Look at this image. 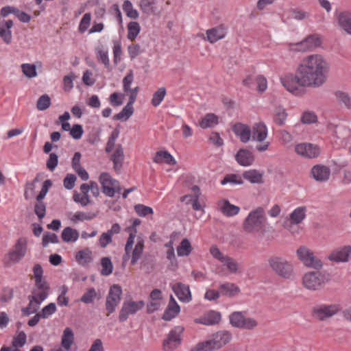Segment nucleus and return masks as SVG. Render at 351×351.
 Returning <instances> with one entry per match:
<instances>
[{"label":"nucleus","instance_id":"nucleus-1","mask_svg":"<svg viewBox=\"0 0 351 351\" xmlns=\"http://www.w3.org/2000/svg\"><path fill=\"white\" fill-rule=\"evenodd\" d=\"M330 70L329 63L322 56L315 54L304 58L295 73H287L280 77L282 86L293 95L302 96L304 88H319L327 80Z\"/></svg>","mask_w":351,"mask_h":351},{"label":"nucleus","instance_id":"nucleus-2","mask_svg":"<svg viewBox=\"0 0 351 351\" xmlns=\"http://www.w3.org/2000/svg\"><path fill=\"white\" fill-rule=\"evenodd\" d=\"M330 280V275L326 271H308L302 278L304 287L309 290L316 291L322 289Z\"/></svg>","mask_w":351,"mask_h":351},{"label":"nucleus","instance_id":"nucleus-3","mask_svg":"<svg viewBox=\"0 0 351 351\" xmlns=\"http://www.w3.org/2000/svg\"><path fill=\"white\" fill-rule=\"evenodd\" d=\"M268 264L277 276L285 279H289L292 277L293 273V266L285 258L273 256L268 259Z\"/></svg>","mask_w":351,"mask_h":351},{"label":"nucleus","instance_id":"nucleus-4","mask_svg":"<svg viewBox=\"0 0 351 351\" xmlns=\"http://www.w3.org/2000/svg\"><path fill=\"white\" fill-rule=\"evenodd\" d=\"M264 210L261 207L251 211L245 218L243 228L247 233L258 232L263 227Z\"/></svg>","mask_w":351,"mask_h":351},{"label":"nucleus","instance_id":"nucleus-5","mask_svg":"<svg viewBox=\"0 0 351 351\" xmlns=\"http://www.w3.org/2000/svg\"><path fill=\"white\" fill-rule=\"evenodd\" d=\"M27 249V241L25 237L17 239L14 249L5 258L4 265L7 267L19 263L25 256Z\"/></svg>","mask_w":351,"mask_h":351},{"label":"nucleus","instance_id":"nucleus-6","mask_svg":"<svg viewBox=\"0 0 351 351\" xmlns=\"http://www.w3.org/2000/svg\"><path fill=\"white\" fill-rule=\"evenodd\" d=\"M230 324L238 328L252 330L258 326L256 319L251 317H245L242 312L234 311L229 316Z\"/></svg>","mask_w":351,"mask_h":351},{"label":"nucleus","instance_id":"nucleus-7","mask_svg":"<svg viewBox=\"0 0 351 351\" xmlns=\"http://www.w3.org/2000/svg\"><path fill=\"white\" fill-rule=\"evenodd\" d=\"M184 330L182 326H176L172 328L162 343L165 351H173L182 343L181 335Z\"/></svg>","mask_w":351,"mask_h":351},{"label":"nucleus","instance_id":"nucleus-8","mask_svg":"<svg viewBox=\"0 0 351 351\" xmlns=\"http://www.w3.org/2000/svg\"><path fill=\"white\" fill-rule=\"evenodd\" d=\"M299 259L303 264L315 269H320L323 263L321 259L314 255L313 252L304 246H301L297 250Z\"/></svg>","mask_w":351,"mask_h":351},{"label":"nucleus","instance_id":"nucleus-9","mask_svg":"<svg viewBox=\"0 0 351 351\" xmlns=\"http://www.w3.org/2000/svg\"><path fill=\"white\" fill-rule=\"evenodd\" d=\"M340 310L339 304H319L313 308L311 313L313 317L319 321H324L336 315Z\"/></svg>","mask_w":351,"mask_h":351},{"label":"nucleus","instance_id":"nucleus-10","mask_svg":"<svg viewBox=\"0 0 351 351\" xmlns=\"http://www.w3.org/2000/svg\"><path fill=\"white\" fill-rule=\"evenodd\" d=\"M145 306V302L143 300L137 302L134 301H125L121 306L119 315V321L120 322H125L130 315H134L139 310L142 309Z\"/></svg>","mask_w":351,"mask_h":351},{"label":"nucleus","instance_id":"nucleus-11","mask_svg":"<svg viewBox=\"0 0 351 351\" xmlns=\"http://www.w3.org/2000/svg\"><path fill=\"white\" fill-rule=\"evenodd\" d=\"M50 287L47 281L34 282V287L32 290L31 301H34L37 306H39L49 295Z\"/></svg>","mask_w":351,"mask_h":351},{"label":"nucleus","instance_id":"nucleus-12","mask_svg":"<svg viewBox=\"0 0 351 351\" xmlns=\"http://www.w3.org/2000/svg\"><path fill=\"white\" fill-rule=\"evenodd\" d=\"M232 333L228 330H219L213 335L212 339L208 340L213 350H218L226 346L232 339Z\"/></svg>","mask_w":351,"mask_h":351},{"label":"nucleus","instance_id":"nucleus-13","mask_svg":"<svg viewBox=\"0 0 351 351\" xmlns=\"http://www.w3.org/2000/svg\"><path fill=\"white\" fill-rule=\"evenodd\" d=\"M99 182L101 185L102 193L108 197H114V189L112 186L118 184L119 181L113 179L108 173L103 172L99 177Z\"/></svg>","mask_w":351,"mask_h":351},{"label":"nucleus","instance_id":"nucleus-14","mask_svg":"<svg viewBox=\"0 0 351 351\" xmlns=\"http://www.w3.org/2000/svg\"><path fill=\"white\" fill-rule=\"evenodd\" d=\"M295 151L299 155L308 158H317L320 154L319 147L311 143H300L295 147Z\"/></svg>","mask_w":351,"mask_h":351},{"label":"nucleus","instance_id":"nucleus-15","mask_svg":"<svg viewBox=\"0 0 351 351\" xmlns=\"http://www.w3.org/2000/svg\"><path fill=\"white\" fill-rule=\"evenodd\" d=\"M330 173L329 167L321 164L314 165L311 170V174L313 179L319 182L328 180Z\"/></svg>","mask_w":351,"mask_h":351},{"label":"nucleus","instance_id":"nucleus-16","mask_svg":"<svg viewBox=\"0 0 351 351\" xmlns=\"http://www.w3.org/2000/svg\"><path fill=\"white\" fill-rule=\"evenodd\" d=\"M171 288L180 302H189L191 300L192 296L189 285L177 282L172 285Z\"/></svg>","mask_w":351,"mask_h":351},{"label":"nucleus","instance_id":"nucleus-17","mask_svg":"<svg viewBox=\"0 0 351 351\" xmlns=\"http://www.w3.org/2000/svg\"><path fill=\"white\" fill-rule=\"evenodd\" d=\"M232 130L239 138L241 142L246 143L250 140L252 130L247 125L239 122L236 123L232 125Z\"/></svg>","mask_w":351,"mask_h":351},{"label":"nucleus","instance_id":"nucleus-18","mask_svg":"<svg viewBox=\"0 0 351 351\" xmlns=\"http://www.w3.org/2000/svg\"><path fill=\"white\" fill-rule=\"evenodd\" d=\"M351 254V246L346 245L333 250L328 256V259L335 262H347Z\"/></svg>","mask_w":351,"mask_h":351},{"label":"nucleus","instance_id":"nucleus-19","mask_svg":"<svg viewBox=\"0 0 351 351\" xmlns=\"http://www.w3.org/2000/svg\"><path fill=\"white\" fill-rule=\"evenodd\" d=\"M322 41L317 35H310L297 43L298 51H311L320 46Z\"/></svg>","mask_w":351,"mask_h":351},{"label":"nucleus","instance_id":"nucleus-20","mask_svg":"<svg viewBox=\"0 0 351 351\" xmlns=\"http://www.w3.org/2000/svg\"><path fill=\"white\" fill-rule=\"evenodd\" d=\"M180 306L176 301L175 298L171 295L169 304L162 316V319L165 321H170L177 316L180 313Z\"/></svg>","mask_w":351,"mask_h":351},{"label":"nucleus","instance_id":"nucleus-21","mask_svg":"<svg viewBox=\"0 0 351 351\" xmlns=\"http://www.w3.org/2000/svg\"><path fill=\"white\" fill-rule=\"evenodd\" d=\"M237 162L241 166L247 167L252 165L254 161L253 153L247 149H240L236 156Z\"/></svg>","mask_w":351,"mask_h":351},{"label":"nucleus","instance_id":"nucleus-22","mask_svg":"<svg viewBox=\"0 0 351 351\" xmlns=\"http://www.w3.org/2000/svg\"><path fill=\"white\" fill-rule=\"evenodd\" d=\"M221 316L217 311H210L204 316L196 319V322L206 326L215 325L219 323Z\"/></svg>","mask_w":351,"mask_h":351},{"label":"nucleus","instance_id":"nucleus-23","mask_svg":"<svg viewBox=\"0 0 351 351\" xmlns=\"http://www.w3.org/2000/svg\"><path fill=\"white\" fill-rule=\"evenodd\" d=\"M267 135V128L263 123H256L253 125L251 136L253 141L262 142L266 138Z\"/></svg>","mask_w":351,"mask_h":351},{"label":"nucleus","instance_id":"nucleus-24","mask_svg":"<svg viewBox=\"0 0 351 351\" xmlns=\"http://www.w3.org/2000/svg\"><path fill=\"white\" fill-rule=\"evenodd\" d=\"M111 160L113 162L114 169L116 171H119L122 168L124 160L123 149L121 145H117L114 152L111 156Z\"/></svg>","mask_w":351,"mask_h":351},{"label":"nucleus","instance_id":"nucleus-25","mask_svg":"<svg viewBox=\"0 0 351 351\" xmlns=\"http://www.w3.org/2000/svg\"><path fill=\"white\" fill-rule=\"evenodd\" d=\"M220 293L222 295L233 298L240 293L239 287L234 283L226 282L219 286Z\"/></svg>","mask_w":351,"mask_h":351},{"label":"nucleus","instance_id":"nucleus-26","mask_svg":"<svg viewBox=\"0 0 351 351\" xmlns=\"http://www.w3.org/2000/svg\"><path fill=\"white\" fill-rule=\"evenodd\" d=\"M75 260L80 265H87L93 261L92 251L88 247L78 251L75 255Z\"/></svg>","mask_w":351,"mask_h":351},{"label":"nucleus","instance_id":"nucleus-27","mask_svg":"<svg viewBox=\"0 0 351 351\" xmlns=\"http://www.w3.org/2000/svg\"><path fill=\"white\" fill-rule=\"evenodd\" d=\"M156 163L165 162L169 165H174L176 161L174 158L167 151H158L153 159Z\"/></svg>","mask_w":351,"mask_h":351},{"label":"nucleus","instance_id":"nucleus-28","mask_svg":"<svg viewBox=\"0 0 351 351\" xmlns=\"http://www.w3.org/2000/svg\"><path fill=\"white\" fill-rule=\"evenodd\" d=\"M208 40L210 43H214L217 40L222 39L226 36V32L222 27H217L208 29L206 31Z\"/></svg>","mask_w":351,"mask_h":351},{"label":"nucleus","instance_id":"nucleus-29","mask_svg":"<svg viewBox=\"0 0 351 351\" xmlns=\"http://www.w3.org/2000/svg\"><path fill=\"white\" fill-rule=\"evenodd\" d=\"M338 22L342 29L351 34V12L346 11L341 12L338 16Z\"/></svg>","mask_w":351,"mask_h":351},{"label":"nucleus","instance_id":"nucleus-30","mask_svg":"<svg viewBox=\"0 0 351 351\" xmlns=\"http://www.w3.org/2000/svg\"><path fill=\"white\" fill-rule=\"evenodd\" d=\"M306 208L300 206L295 208L289 215V221L291 224L300 223L306 217Z\"/></svg>","mask_w":351,"mask_h":351},{"label":"nucleus","instance_id":"nucleus-31","mask_svg":"<svg viewBox=\"0 0 351 351\" xmlns=\"http://www.w3.org/2000/svg\"><path fill=\"white\" fill-rule=\"evenodd\" d=\"M74 342V334L71 328L66 327L61 339V346L66 350H69Z\"/></svg>","mask_w":351,"mask_h":351},{"label":"nucleus","instance_id":"nucleus-32","mask_svg":"<svg viewBox=\"0 0 351 351\" xmlns=\"http://www.w3.org/2000/svg\"><path fill=\"white\" fill-rule=\"evenodd\" d=\"M61 237L64 242H75L79 238V232L71 227H66L62 232Z\"/></svg>","mask_w":351,"mask_h":351},{"label":"nucleus","instance_id":"nucleus-33","mask_svg":"<svg viewBox=\"0 0 351 351\" xmlns=\"http://www.w3.org/2000/svg\"><path fill=\"white\" fill-rule=\"evenodd\" d=\"M243 177L254 184H261L263 181V173H261L256 169L246 171L243 173Z\"/></svg>","mask_w":351,"mask_h":351},{"label":"nucleus","instance_id":"nucleus-34","mask_svg":"<svg viewBox=\"0 0 351 351\" xmlns=\"http://www.w3.org/2000/svg\"><path fill=\"white\" fill-rule=\"evenodd\" d=\"M139 6L141 10L147 15L155 14L156 12V1L154 0H141Z\"/></svg>","mask_w":351,"mask_h":351},{"label":"nucleus","instance_id":"nucleus-35","mask_svg":"<svg viewBox=\"0 0 351 351\" xmlns=\"http://www.w3.org/2000/svg\"><path fill=\"white\" fill-rule=\"evenodd\" d=\"M133 106L130 104H127L120 112L113 116L112 119L116 121H127L133 114Z\"/></svg>","mask_w":351,"mask_h":351},{"label":"nucleus","instance_id":"nucleus-36","mask_svg":"<svg viewBox=\"0 0 351 351\" xmlns=\"http://www.w3.org/2000/svg\"><path fill=\"white\" fill-rule=\"evenodd\" d=\"M218 123V117L213 113H208L199 122V126L203 128H213Z\"/></svg>","mask_w":351,"mask_h":351},{"label":"nucleus","instance_id":"nucleus-37","mask_svg":"<svg viewBox=\"0 0 351 351\" xmlns=\"http://www.w3.org/2000/svg\"><path fill=\"white\" fill-rule=\"evenodd\" d=\"M193 247L189 240L186 238L183 239L177 247V254L178 256H187L192 252Z\"/></svg>","mask_w":351,"mask_h":351},{"label":"nucleus","instance_id":"nucleus-38","mask_svg":"<svg viewBox=\"0 0 351 351\" xmlns=\"http://www.w3.org/2000/svg\"><path fill=\"white\" fill-rule=\"evenodd\" d=\"M144 249V241L138 238L137 243L135 245L134 249L132 251L131 264L135 265L141 258Z\"/></svg>","mask_w":351,"mask_h":351},{"label":"nucleus","instance_id":"nucleus-39","mask_svg":"<svg viewBox=\"0 0 351 351\" xmlns=\"http://www.w3.org/2000/svg\"><path fill=\"white\" fill-rule=\"evenodd\" d=\"M97 215V213L93 212H76L73 217L71 218V220L73 222L76 221H90L93 219Z\"/></svg>","mask_w":351,"mask_h":351},{"label":"nucleus","instance_id":"nucleus-40","mask_svg":"<svg viewBox=\"0 0 351 351\" xmlns=\"http://www.w3.org/2000/svg\"><path fill=\"white\" fill-rule=\"evenodd\" d=\"M95 298L99 300L101 298V295L99 293H97L95 288L90 287L88 288L87 291L83 294L80 298V301L84 304H90L94 301Z\"/></svg>","mask_w":351,"mask_h":351},{"label":"nucleus","instance_id":"nucleus-41","mask_svg":"<svg viewBox=\"0 0 351 351\" xmlns=\"http://www.w3.org/2000/svg\"><path fill=\"white\" fill-rule=\"evenodd\" d=\"M287 117V113L285 108L278 107L276 109L274 114V121L276 125L279 126L284 125L285 124Z\"/></svg>","mask_w":351,"mask_h":351},{"label":"nucleus","instance_id":"nucleus-42","mask_svg":"<svg viewBox=\"0 0 351 351\" xmlns=\"http://www.w3.org/2000/svg\"><path fill=\"white\" fill-rule=\"evenodd\" d=\"M122 8L128 18L132 19H136L138 18V12L136 9L133 8L132 3L130 0L124 1Z\"/></svg>","mask_w":351,"mask_h":351},{"label":"nucleus","instance_id":"nucleus-43","mask_svg":"<svg viewBox=\"0 0 351 351\" xmlns=\"http://www.w3.org/2000/svg\"><path fill=\"white\" fill-rule=\"evenodd\" d=\"M220 183L221 185H225L228 183L231 184H243V180L240 175L230 173L226 174L223 180H221Z\"/></svg>","mask_w":351,"mask_h":351},{"label":"nucleus","instance_id":"nucleus-44","mask_svg":"<svg viewBox=\"0 0 351 351\" xmlns=\"http://www.w3.org/2000/svg\"><path fill=\"white\" fill-rule=\"evenodd\" d=\"M141 27L138 22L131 21L128 24V38L134 40L138 35Z\"/></svg>","mask_w":351,"mask_h":351},{"label":"nucleus","instance_id":"nucleus-45","mask_svg":"<svg viewBox=\"0 0 351 351\" xmlns=\"http://www.w3.org/2000/svg\"><path fill=\"white\" fill-rule=\"evenodd\" d=\"M221 212L228 217H232L239 213L240 208L239 206L231 204L229 201L226 200L224 205L221 208Z\"/></svg>","mask_w":351,"mask_h":351},{"label":"nucleus","instance_id":"nucleus-46","mask_svg":"<svg viewBox=\"0 0 351 351\" xmlns=\"http://www.w3.org/2000/svg\"><path fill=\"white\" fill-rule=\"evenodd\" d=\"M101 265L102 269L101 270V274L103 276H109L112 274L113 269V265L110 258L103 257L101 259Z\"/></svg>","mask_w":351,"mask_h":351},{"label":"nucleus","instance_id":"nucleus-47","mask_svg":"<svg viewBox=\"0 0 351 351\" xmlns=\"http://www.w3.org/2000/svg\"><path fill=\"white\" fill-rule=\"evenodd\" d=\"M199 195H196L195 197L192 195H184L181 197L182 202H186V204H191L193 209L195 210H200L202 206L198 200Z\"/></svg>","mask_w":351,"mask_h":351},{"label":"nucleus","instance_id":"nucleus-48","mask_svg":"<svg viewBox=\"0 0 351 351\" xmlns=\"http://www.w3.org/2000/svg\"><path fill=\"white\" fill-rule=\"evenodd\" d=\"M166 95V88L165 87L159 88L153 95L152 104L156 107L160 104Z\"/></svg>","mask_w":351,"mask_h":351},{"label":"nucleus","instance_id":"nucleus-49","mask_svg":"<svg viewBox=\"0 0 351 351\" xmlns=\"http://www.w3.org/2000/svg\"><path fill=\"white\" fill-rule=\"evenodd\" d=\"M50 105L51 99L48 95L45 94L38 98L36 104V108L38 110L43 111L49 108Z\"/></svg>","mask_w":351,"mask_h":351},{"label":"nucleus","instance_id":"nucleus-50","mask_svg":"<svg viewBox=\"0 0 351 351\" xmlns=\"http://www.w3.org/2000/svg\"><path fill=\"white\" fill-rule=\"evenodd\" d=\"M97 58L98 62L104 64L107 69H110V60L108 58V53L107 51H104L101 49L97 50Z\"/></svg>","mask_w":351,"mask_h":351},{"label":"nucleus","instance_id":"nucleus-51","mask_svg":"<svg viewBox=\"0 0 351 351\" xmlns=\"http://www.w3.org/2000/svg\"><path fill=\"white\" fill-rule=\"evenodd\" d=\"M49 243H58L59 239L55 233L46 232L43 236L42 245L43 247H45L48 245Z\"/></svg>","mask_w":351,"mask_h":351},{"label":"nucleus","instance_id":"nucleus-52","mask_svg":"<svg viewBox=\"0 0 351 351\" xmlns=\"http://www.w3.org/2000/svg\"><path fill=\"white\" fill-rule=\"evenodd\" d=\"M122 294L121 287L119 285H113L110 287L108 294L106 298L116 299V300L121 301V295Z\"/></svg>","mask_w":351,"mask_h":351},{"label":"nucleus","instance_id":"nucleus-53","mask_svg":"<svg viewBox=\"0 0 351 351\" xmlns=\"http://www.w3.org/2000/svg\"><path fill=\"white\" fill-rule=\"evenodd\" d=\"M21 69L23 74L29 77H34L37 75L36 68L34 64L25 63L21 65Z\"/></svg>","mask_w":351,"mask_h":351},{"label":"nucleus","instance_id":"nucleus-54","mask_svg":"<svg viewBox=\"0 0 351 351\" xmlns=\"http://www.w3.org/2000/svg\"><path fill=\"white\" fill-rule=\"evenodd\" d=\"M34 213L39 219L44 218L46 214V205L43 200L36 201L34 205Z\"/></svg>","mask_w":351,"mask_h":351},{"label":"nucleus","instance_id":"nucleus-55","mask_svg":"<svg viewBox=\"0 0 351 351\" xmlns=\"http://www.w3.org/2000/svg\"><path fill=\"white\" fill-rule=\"evenodd\" d=\"M134 210L140 217H145L154 212L151 207L141 204L134 206Z\"/></svg>","mask_w":351,"mask_h":351},{"label":"nucleus","instance_id":"nucleus-56","mask_svg":"<svg viewBox=\"0 0 351 351\" xmlns=\"http://www.w3.org/2000/svg\"><path fill=\"white\" fill-rule=\"evenodd\" d=\"M56 310L57 308L56 304L51 302L43 307L40 312V314L41 315L43 319H45L55 313Z\"/></svg>","mask_w":351,"mask_h":351},{"label":"nucleus","instance_id":"nucleus-57","mask_svg":"<svg viewBox=\"0 0 351 351\" xmlns=\"http://www.w3.org/2000/svg\"><path fill=\"white\" fill-rule=\"evenodd\" d=\"M53 182L51 180H46L43 183V186L41 188L40 191L39 192L38 195L36 196V201L43 200L47 193H48V191L49 188L52 186Z\"/></svg>","mask_w":351,"mask_h":351},{"label":"nucleus","instance_id":"nucleus-58","mask_svg":"<svg viewBox=\"0 0 351 351\" xmlns=\"http://www.w3.org/2000/svg\"><path fill=\"white\" fill-rule=\"evenodd\" d=\"M335 96L339 102L344 104L348 108L351 106V98L347 93L339 90L335 93Z\"/></svg>","mask_w":351,"mask_h":351},{"label":"nucleus","instance_id":"nucleus-59","mask_svg":"<svg viewBox=\"0 0 351 351\" xmlns=\"http://www.w3.org/2000/svg\"><path fill=\"white\" fill-rule=\"evenodd\" d=\"M14 297V290L10 287H4L0 296V301L5 303L10 301Z\"/></svg>","mask_w":351,"mask_h":351},{"label":"nucleus","instance_id":"nucleus-60","mask_svg":"<svg viewBox=\"0 0 351 351\" xmlns=\"http://www.w3.org/2000/svg\"><path fill=\"white\" fill-rule=\"evenodd\" d=\"M91 20V14L88 12L84 14L82 18L80 25H79V32L80 33H84L86 30H87L88 26L90 25Z\"/></svg>","mask_w":351,"mask_h":351},{"label":"nucleus","instance_id":"nucleus-61","mask_svg":"<svg viewBox=\"0 0 351 351\" xmlns=\"http://www.w3.org/2000/svg\"><path fill=\"white\" fill-rule=\"evenodd\" d=\"M67 291H68L67 287L65 285H63L61 293L58 295V297L57 298V303L59 306H69V299L67 296H66V293H67Z\"/></svg>","mask_w":351,"mask_h":351},{"label":"nucleus","instance_id":"nucleus-62","mask_svg":"<svg viewBox=\"0 0 351 351\" xmlns=\"http://www.w3.org/2000/svg\"><path fill=\"white\" fill-rule=\"evenodd\" d=\"M221 263L227 267V269L231 273H237L238 270V264L232 258L226 256L223 261Z\"/></svg>","mask_w":351,"mask_h":351},{"label":"nucleus","instance_id":"nucleus-63","mask_svg":"<svg viewBox=\"0 0 351 351\" xmlns=\"http://www.w3.org/2000/svg\"><path fill=\"white\" fill-rule=\"evenodd\" d=\"M317 121V115L313 112H305L301 117L302 123L304 124H311Z\"/></svg>","mask_w":351,"mask_h":351},{"label":"nucleus","instance_id":"nucleus-64","mask_svg":"<svg viewBox=\"0 0 351 351\" xmlns=\"http://www.w3.org/2000/svg\"><path fill=\"white\" fill-rule=\"evenodd\" d=\"M210 343L208 341L199 342L191 348V351H213Z\"/></svg>","mask_w":351,"mask_h":351}]
</instances>
